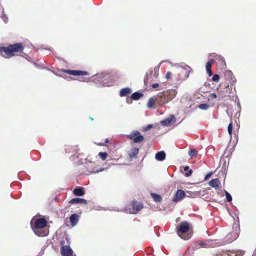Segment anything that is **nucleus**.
Listing matches in <instances>:
<instances>
[{"label": "nucleus", "instance_id": "22", "mask_svg": "<svg viewBox=\"0 0 256 256\" xmlns=\"http://www.w3.org/2000/svg\"><path fill=\"white\" fill-rule=\"evenodd\" d=\"M142 96L143 94L142 93L139 92H135L131 95V98L132 99L136 100H139Z\"/></svg>", "mask_w": 256, "mask_h": 256}, {"label": "nucleus", "instance_id": "17", "mask_svg": "<svg viewBox=\"0 0 256 256\" xmlns=\"http://www.w3.org/2000/svg\"><path fill=\"white\" fill-rule=\"evenodd\" d=\"M139 152V148H134L132 149L128 152V154L130 158L132 159L136 158Z\"/></svg>", "mask_w": 256, "mask_h": 256}, {"label": "nucleus", "instance_id": "6", "mask_svg": "<svg viewBox=\"0 0 256 256\" xmlns=\"http://www.w3.org/2000/svg\"><path fill=\"white\" fill-rule=\"evenodd\" d=\"M130 206L127 209L128 212L132 214H136L140 210L143 208V204L140 202L133 201L130 204Z\"/></svg>", "mask_w": 256, "mask_h": 256}, {"label": "nucleus", "instance_id": "20", "mask_svg": "<svg viewBox=\"0 0 256 256\" xmlns=\"http://www.w3.org/2000/svg\"><path fill=\"white\" fill-rule=\"evenodd\" d=\"M132 92L130 88H122L120 92V96H126L130 94Z\"/></svg>", "mask_w": 256, "mask_h": 256}, {"label": "nucleus", "instance_id": "7", "mask_svg": "<svg viewBox=\"0 0 256 256\" xmlns=\"http://www.w3.org/2000/svg\"><path fill=\"white\" fill-rule=\"evenodd\" d=\"M62 245L60 249L61 254L62 256H72L73 251L69 246H64L65 242L62 240L60 242Z\"/></svg>", "mask_w": 256, "mask_h": 256}, {"label": "nucleus", "instance_id": "13", "mask_svg": "<svg viewBox=\"0 0 256 256\" xmlns=\"http://www.w3.org/2000/svg\"><path fill=\"white\" fill-rule=\"evenodd\" d=\"M74 194L76 196H82L84 194V188L83 187L77 186L73 191Z\"/></svg>", "mask_w": 256, "mask_h": 256}, {"label": "nucleus", "instance_id": "9", "mask_svg": "<svg viewBox=\"0 0 256 256\" xmlns=\"http://www.w3.org/2000/svg\"><path fill=\"white\" fill-rule=\"evenodd\" d=\"M47 222L44 218H38L34 223V228L36 229L42 228L46 226Z\"/></svg>", "mask_w": 256, "mask_h": 256}, {"label": "nucleus", "instance_id": "19", "mask_svg": "<svg viewBox=\"0 0 256 256\" xmlns=\"http://www.w3.org/2000/svg\"><path fill=\"white\" fill-rule=\"evenodd\" d=\"M214 256H238V255L233 252L222 251L216 254Z\"/></svg>", "mask_w": 256, "mask_h": 256}, {"label": "nucleus", "instance_id": "10", "mask_svg": "<svg viewBox=\"0 0 256 256\" xmlns=\"http://www.w3.org/2000/svg\"><path fill=\"white\" fill-rule=\"evenodd\" d=\"M186 193L184 190H178L176 191L172 200L174 202H178L181 200L186 196Z\"/></svg>", "mask_w": 256, "mask_h": 256}, {"label": "nucleus", "instance_id": "8", "mask_svg": "<svg viewBox=\"0 0 256 256\" xmlns=\"http://www.w3.org/2000/svg\"><path fill=\"white\" fill-rule=\"evenodd\" d=\"M62 71L72 76H89L88 72L86 71L68 70H62Z\"/></svg>", "mask_w": 256, "mask_h": 256}, {"label": "nucleus", "instance_id": "5", "mask_svg": "<svg viewBox=\"0 0 256 256\" xmlns=\"http://www.w3.org/2000/svg\"><path fill=\"white\" fill-rule=\"evenodd\" d=\"M126 138L136 144H140L144 140V137L138 130L132 131L129 134L126 135Z\"/></svg>", "mask_w": 256, "mask_h": 256}, {"label": "nucleus", "instance_id": "33", "mask_svg": "<svg viewBox=\"0 0 256 256\" xmlns=\"http://www.w3.org/2000/svg\"><path fill=\"white\" fill-rule=\"evenodd\" d=\"M192 170H188V172H186L185 174V176L186 177H188L192 175Z\"/></svg>", "mask_w": 256, "mask_h": 256}, {"label": "nucleus", "instance_id": "16", "mask_svg": "<svg viewBox=\"0 0 256 256\" xmlns=\"http://www.w3.org/2000/svg\"><path fill=\"white\" fill-rule=\"evenodd\" d=\"M176 120L174 116H172L170 118H167L164 120L162 122V124L164 126H170L172 123L175 122Z\"/></svg>", "mask_w": 256, "mask_h": 256}, {"label": "nucleus", "instance_id": "34", "mask_svg": "<svg viewBox=\"0 0 256 256\" xmlns=\"http://www.w3.org/2000/svg\"><path fill=\"white\" fill-rule=\"evenodd\" d=\"M159 86V84L158 83H156L154 84H152V87L154 88H156Z\"/></svg>", "mask_w": 256, "mask_h": 256}, {"label": "nucleus", "instance_id": "28", "mask_svg": "<svg viewBox=\"0 0 256 256\" xmlns=\"http://www.w3.org/2000/svg\"><path fill=\"white\" fill-rule=\"evenodd\" d=\"M228 134H229L230 137L232 138V122H230L228 124Z\"/></svg>", "mask_w": 256, "mask_h": 256}, {"label": "nucleus", "instance_id": "4", "mask_svg": "<svg viewBox=\"0 0 256 256\" xmlns=\"http://www.w3.org/2000/svg\"><path fill=\"white\" fill-rule=\"evenodd\" d=\"M224 76L226 80H228L230 84V85L228 84L226 86V92L228 94L231 92L232 86L236 83V80L232 72L230 70H226L224 73Z\"/></svg>", "mask_w": 256, "mask_h": 256}, {"label": "nucleus", "instance_id": "15", "mask_svg": "<svg viewBox=\"0 0 256 256\" xmlns=\"http://www.w3.org/2000/svg\"><path fill=\"white\" fill-rule=\"evenodd\" d=\"M208 184L216 189H218L220 187V180L218 178L212 179L209 182Z\"/></svg>", "mask_w": 256, "mask_h": 256}, {"label": "nucleus", "instance_id": "40", "mask_svg": "<svg viewBox=\"0 0 256 256\" xmlns=\"http://www.w3.org/2000/svg\"><path fill=\"white\" fill-rule=\"evenodd\" d=\"M82 81H83V82H87V78L86 79V80H81Z\"/></svg>", "mask_w": 256, "mask_h": 256}, {"label": "nucleus", "instance_id": "37", "mask_svg": "<svg viewBox=\"0 0 256 256\" xmlns=\"http://www.w3.org/2000/svg\"><path fill=\"white\" fill-rule=\"evenodd\" d=\"M184 170L185 171L188 170H189V166H186L184 168Z\"/></svg>", "mask_w": 256, "mask_h": 256}, {"label": "nucleus", "instance_id": "32", "mask_svg": "<svg viewBox=\"0 0 256 256\" xmlns=\"http://www.w3.org/2000/svg\"><path fill=\"white\" fill-rule=\"evenodd\" d=\"M172 73L170 72H167L166 74V79H170L172 78Z\"/></svg>", "mask_w": 256, "mask_h": 256}, {"label": "nucleus", "instance_id": "11", "mask_svg": "<svg viewBox=\"0 0 256 256\" xmlns=\"http://www.w3.org/2000/svg\"><path fill=\"white\" fill-rule=\"evenodd\" d=\"M218 88H217V94H214V93L211 94H210V97L212 98H216L218 96V99L219 100H220L222 98H224L226 97L227 94H226V92L224 93V92L218 91Z\"/></svg>", "mask_w": 256, "mask_h": 256}, {"label": "nucleus", "instance_id": "35", "mask_svg": "<svg viewBox=\"0 0 256 256\" xmlns=\"http://www.w3.org/2000/svg\"><path fill=\"white\" fill-rule=\"evenodd\" d=\"M211 176H212V173L207 174L204 178V180H207L208 178H210V177Z\"/></svg>", "mask_w": 256, "mask_h": 256}, {"label": "nucleus", "instance_id": "23", "mask_svg": "<svg viewBox=\"0 0 256 256\" xmlns=\"http://www.w3.org/2000/svg\"><path fill=\"white\" fill-rule=\"evenodd\" d=\"M77 150L78 148L77 146H74L70 145H68L66 146L65 148V151L66 153H74V150Z\"/></svg>", "mask_w": 256, "mask_h": 256}, {"label": "nucleus", "instance_id": "1", "mask_svg": "<svg viewBox=\"0 0 256 256\" xmlns=\"http://www.w3.org/2000/svg\"><path fill=\"white\" fill-rule=\"evenodd\" d=\"M176 94V91L173 89L159 92L156 96L148 100L147 107L148 108H154L162 106L173 100Z\"/></svg>", "mask_w": 256, "mask_h": 256}, {"label": "nucleus", "instance_id": "3", "mask_svg": "<svg viewBox=\"0 0 256 256\" xmlns=\"http://www.w3.org/2000/svg\"><path fill=\"white\" fill-rule=\"evenodd\" d=\"M176 233L182 238L187 240L190 239L192 234L190 224L186 221H183L176 228Z\"/></svg>", "mask_w": 256, "mask_h": 256}, {"label": "nucleus", "instance_id": "18", "mask_svg": "<svg viewBox=\"0 0 256 256\" xmlns=\"http://www.w3.org/2000/svg\"><path fill=\"white\" fill-rule=\"evenodd\" d=\"M156 160L159 161H162L166 158V154L164 151L158 152L155 155Z\"/></svg>", "mask_w": 256, "mask_h": 256}, {"label": "nucleus", "instance_id": "29", "mask_svg": "<svg viewBox=\"0 0 256 256\" xmlns=\"http://www.w3.org/2000/svg\"><path fill=\"white\" fill-rule=\"evenodd\" d=\"M226 198L228 202H230L232 200V197L230 194L226 191L225 192Z\"/></svg>", "mask_w": 256, "mask_h": 256}, {"label": "nucleus", "instance_id": "30", "mask_svg": "<svg viewBox=\"0 0 256 256\" xmlns=\"http://www.w3.org/2000/svg\"><path fill=\"white\" fill-rule=\"evenodd\" d=\"M198 107L202 110H206L208 108V105L207 104H200L198 106Z\"/></svg>", "mask_w": 256, "mask_h": 256}, {"label": "nucleus", "instance_id": "39", "mask_svg": "<svg viewBox=\"0 0 256 256\" xmlns=\"http://www.w3.org/2000/svg\"><path fill=\"white\" fill-rule=\"evenodd\" d=\"M108 138H106L105 140V143H108Z\"/></svg>", "mask_w": 256, "mask_h": 256}, {"label": "nucleus", "instance_id": "21", "mask_svg": "<svg viewBox=\"0 0 256 256\" xmlns=\"http://www.w3.org/2000/svg\"><path fill=\"white\" fill-rule=\"evenodd\" d=\"M214 60H211L208 62L206 64V70L209 76H212V72L211 70L212 66Z\"/></svg>", "mask_w": 256, "mask_h": 256}, {"label": "nucleus", "instance_id": "31", "mask_svg": "<svg viewBox=\"0 0 256 256\" xmlns=\"http://www.w3.org/2000/svg\"><path fill=\"white\" fill-rule=\"evenodd\" d=\"M220 79V76L218 74H215L212 76V80L214 82H218Z\"/></svg>", "mask_w": 256, "mask_h": 256}, {"label": "nucleus", "instance_id": "26", "mask_svg": "<svg viewBox=\"0 0 256 256\" xmlns=\"http://www.w3.org/2000/svg\"><path fill=\"white\" fill-rule=\"evenodd\" d=\"M98 155L102 160H104L108 157V154L105 152H100Z\"/></svg>", "mask_w": 256, "mask_h": 256}, {"label": "nucleus", "instance_id": "12", "mask_svg": "<svg viewBox=\"0 0 256 256\" xmlns=\"http://www.w3.org/2000/svg\"><path fill=\"white\" fill-rule=\"evenodd\" d=\"M79 220L78 216L76 214H72L70 217V221L72 227L74 226L78 223Z\"/></svg>", "mask_w": 256, "mask_h": 256}, {"label": "nucleus", "instance_id": "38", "mask_svg": "<svg viewBox=\"0 0 256 256\" xmlns=\"http://www.w3.org/2000/svg\"><path fill=\"white\" fill-rule=\"evenodd\" d=\"M98 145H99L100 146H104V143H100L98 144Z\"/></svg>", "mask_w": 256, "mask_h": 256}, {"label": "nucleus", "instance_id": "27", "mask_svg": "<svg viewBox=\"0 0 256 256\" xmlns=\"http://www.w3.org/2000/svg\"><path fill=\"white\" fill-rule=\"evenodd\" d=\"M188 154L191 157L195 156L198 154V151L196 149H192L188 152Z\"/></svg>", "mask_w": 256, "mask_h": 256}, {"label": "nucleus", "instance_id": "2", "mask_svg": "<svg viewBox=\"0 0 256 256\" xmlns=\"http://www.w3.org/2000/svg\"><path fill=\"white\" fill-rule=\"evenodd\" d=\"M24 46L20 42L10 44L8 46H2L0 48V54L6 58H10L17 56L24 50Z\"/></svg>", "mask_w": 256, "mask_h": 256}, {"label": "nucleus", "instance_id": "24", "mask_svg": "<svg viewBox=\"0 0 256 256\" xmlns=\"http://www.w3.org/2000/svg\"><path fill=\"white\" fill-rule=\"evenodd\" d=\"M150 195L153 198L154 202H159L162 200V198L160 195L155 194V193H151Z\"/></svg>", "mask_w": 256, "mask_h": 256}, {"label": "nucleus", "instance_id": "36", "mask_svg": "<svg viewBox=\"0 0 256 256\" xmlns=\"http://www.w3.org/2000/svg\"><path fill=\"white\" fill-rule=\"evenodd\" d=\"M152 128V126L150 124H149V125L147 126H146V130H149V129L151 128Z\"/></svg>", "mask_w": 256, "mask_h": 256}, {"label": "nucleus", "instance_id": "25", "mask_svg": "<svg viewBox=\"0 0 256 256\" xmlns=\"http://www.w3.org/2000/svg\"><path fill=\"white\" fill-rule=\"evenodd\" d=\"M196 248H207L208 244L203 242H199L196 243Z\"/></svg>", "mask_w": 256, "mask_h": 256}, {"label": "nucleus", "instance_id": "14", "mask_svg": "<svg viewBox=\"0 0 256 256\" xmlns=\"http://www.w3.org/2000/svg\"><path fill=\"white\" fill-rule=\"evenodd\" d=\"M70 203L72 204H87V202L86 200L81 198H72L70 201Z\"/></svg>", "mask_w": 256, "mask_h": 256}]
</instances>
